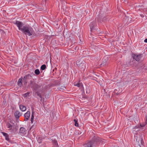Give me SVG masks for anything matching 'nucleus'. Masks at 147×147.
Instances as JSON below:
<instances>
[{"label": "nucleus", "instance_id": "obj_1", "mask_svg": "<svg viewBox=\"0 0 147 147\" xmlns=\"http://www.w3.org/2000/svg\"><path fill=\"white\" fill-rule=\"evenodd\" d=\"M14 24L16 25L18 28V29L21 31L25 34H27L30 36L32 35V28L29 27L26 25L24 26V24L22 22L16 21L13 22Z\"/></svg>", "mask_w": 147, "mask_h": 147}, {"label": "nucleus", "instance_id": "obj_2", "mask_svg": "<svg viewBox=\"0 0 147 147\" xmlns=\"http://www.w3.org/2000/svg\"><path fill=\"white\" fill-rule=\"evenodd\" d=\"M101 141L100 138L94 136L90 141L87 143L86 147H97Z\"/></svg>", "mask_w": 147, "mask_h": 147}, {"label": "nucleus", "instance_id": "obj_3", "mask_svg": "<svg viewBox=\"0 0 147 147\" xmlns=\"http://www.w3.org/2000/svg\"><path fill=\"white\" fill-rule=\"evenodd\" d=\"M77 66L82 70H84L87 68V64L85 62L81 60H78L76 63Z\"/></svg>", "mask_w": 147, "mask_h": 147}, {"label": "nucleus", "instance_id": "obj_4", "mask_svg": "<svg viewBox=\"0 0 147 147\" xmlns=\"http://www.w3.org/2000/svg\"><path fill=\"white\" fill-rule=\"evenodd\" d=\"M30 87L32 88L33 91H36L38 89L40 88L41 85L37 84L36 82L32 80L30 81Z\"/></svg>", "mask_w": 147, "mask_h": 147}, {"label": "nucleus", "instance_id": "obj_5", "mask_svg": "<svg viewBox=\"0 0 147 147\" xmlns=\"http://www.w3.org/2000/svg\"><path fill=\"white\" fill-rule=\"evenodd\" d=\"M32 76L30 74H28L25 76L23 78V82L25 85H26L27 84L29 80H32Z\"/></svg>", "mask_w": 147, "mask_h": 147}, {"label": "nucleus", "instance_id": "obj_6", "mask_svg": "<svg viewBox=\"0 0 147 147\" xmlns=\"http://www.w3.org/2000/svg\"><path fill=\"white\" fill-rule=\"evenodd\" d=\"M142 57V54H140L138 55L136 54H132V57L134 59H135L137 61H140Z\"/></svg>", "mask_w": 147, "mask_h": 147}, {"label": "nucleus", "instance_id": "obj_7", "mask_svg": "<svg viewBox=\"0 0 147 147\" xmlns=\"http://www.w3.org/2000/svg\"><path fill=\"white\" fill-rule=\"evenodd\" d=\"M96 21H94L91 22L90 25V31L92 32H94V30L96 29L95 28L96 27Z\"/></svg>", "mask_w": 147, "mask_h": 147}, {"label": "nucleus", "instance_id": "obj_8", "mask_svg": "<svg viewBox=\"0 0 147 147\" xmlns=\"http://www.w3.org/2000/svg\"><path fill=\"white\" fill-rule=\"evenodd\" d=\"M136 140V141L138 142V144L139 145L140 147H141V145H143L144 144V142L142 136H140L139 138H137Z\"/></svg>", "mask_w": 147, "mask_h": 147}, {"label": "nucleus", "instance_id": "obj_9", "mask_svg": "<svg viewBox=\"0 0 147 147\" xmlns=\"http://www.w3.org/2000/svg\"><path fill=\"white\" fill-rule=\"evenodd\" d=\"M14 115L16 119H18L22 115V113H21L20 111L17 110L15 112Z\"/></svg>", "mask_w": 147, "mask_h": 147}, {"label": "nucleus", "instance_id": "obj_10", "mask_svg": "<svg viewBox=\"0 0 147 147\" xmlns=\"http://www.w3.org/2000/svg\"><path fill=\"white\" fill-rule=\"evenodd\" d=\"M30 116V112L29 111H28L24 114V117H25V121H27L28 120Z\"/></svg>", "mask_w": 147, "mask_h": 147}, {"label": "nucleus", "instance_id": "obj_11", "mask_svg": "<svg viewBox=\"0 0 147 147\" xmlns=\"http://www.w3.org/2000/svg\"><path fill=\"white\" fill-rule=\"evenodd\" d=\"M22 78H20L18 81V84L20 87H22Z\"/></svg>", "mask_w": 147, "mask_h": 147}, {"label": "nucleus", "instance_id": "obj_12", "mask_svg": "<svg viewBox=\"0 0 147 147\" xmlns=\"http://www.w3.org/2000/svg\"><path fill=\"white\" fill-rule=\"evenodd\" d=\"M20 110L22 111H24L26 110V107L22 105H20Z\"/></svg>", "mask_w": 147, "mask_h": 147}, {"label": "nucleus", "instance_id": "obj_13", "mask_svg": "<svg viewBox=\"0 0 147 147\" xmlns=\"http://www.w3.org/2000/svg\"><path fill=\"white\" fill-rule=\"evenodd\" d=\"M2 133L3 135L5 137V139L7 141L9 140V138L8 134L7 133L4 132H3Z\"/></svg>", "mask_w": 147, "mask_h": 147}, {"label": "nucleus", "instance_id": "obj_14", "mask_svg": "<svg viewBox=\"0 0 147 147\" xmlns=\"http://www.w3.org/2000/svg\"><path fill=\"white\" fill-rule=\"evenodd\" d=\"M26 131L25 129L23 127H21L20 128V133L24 134Z\"/></svg>", "mask_w": 147, "mask_h": 147}, {"label": "nucleus", "instance_id": "obj_15", "mask_svg": "<svg viewBox=\"0 0 147 147\" xmlns=\"http://www.w3.org/2000/svg\"><path fill=\"white\" fill-rule=\"evenodd\" d=\"M51 140L52 142V143H53V144H54L56 146V147L58 146V145L57 141L55 139L53 140L52 139Z\"/></svg>", "mask_w": 147, "mask_h": 147}, {"label": "nucleus", "instance_id": "obj_16", "mask_svg": "<svg viewBox=\"0 0 147 147\" xmlns=\"http://www.w3.org/2000/svg\"><path fill=\"white\" fill-rule=\"evenodd\" d=\"M34 112L32 111V114L31 115V121L32 123H33L34 121Z\"/></svg>", "mask_w": 147, "mask_h": 147}, {"label": "nucleus", "instance_id": "obj_17", "mask_svg": "<svg viewBox=\"0 0 147 147\" xmlns=\"http://www.w3.org/2000/svg\"><path fill=\"white\" fill-rule=\"evenodd\" d=\"M40 94V92L39 91H33V95H34L36 96L37 95L38 96H39Z\"/></svg>", "mask_w": 147, "mask_h": 147}, {"label": "nucleus", "instance_id": "obj_18", "mask_svg": "<svg viewBox=\"0 0 147 147\" xmlns=\"http://www.w3.org/2000/svg\"><path fill=\"white\" fill-rule=\"evenodd\" d=\"M46 68V65L45 64L42 65L40 69L42 70H44Z\"/></svg>", "mask_w": 147, "mask_h": 147}, {"label": "nucleus", "instance_id": "obj_19", "mask_svg": "<svg viewBox=\"0 0 147 147\" xmlns=\"http://www.w3.org/2000/svg\"><path fill=\"white\" fill-rule=\"evenodd\" d=\"M147 123V121L146 120L145 121V122L143 124H140V126L141 127H144L146 124Z\"/></svg>", "mask_w": 147, "mask_h": 147}, {"label": "nucleus", "instance_id": "obj_20", "mask_svg": "<svg viewBox=\"0 0 147 147\" xmlns=\"http://www.w3.org/2000/svg\"><path fill=\"white\" fill-rule=\"evenodd\" d=\"M34 73L38 75L40 74V72L38 69H37L35 70Z\"/></svg>", "mask_w": 147, "mask_h": 147}, {"label": "nucleus", "instance_id": "obj_21", "mask_svg": "<svg viewBox=\"0 0 147 147\" xmlns=\"http://www.w3.org/2000/svg\"><path fill=\"white\" fill-rule=\"evenodd\" d=\"M30 94V92H27L24 94L23 95V96L24 97H27L30 96V95H29Z\"/></svg>", "mask_w": 147, "mask_h": 147}, {"label": "nucleus", "instance_id": "obj_22", "mask_svg": "<svg viewBox=\"0 0 147 147\" xmlns=\"http://www.w3.org/2000/svg\"><path fill=\"white\" fill-rule=\"evenodd\" d=\"M74 121L75 123V125L77 127L78 126V121L76 119H74Z\"/></svg>", "mask_w": 147, "mask_h": 147}, {"label": "nucleus", "instance_id": "obj_23", "mask_svg": "<svg viewBox=\"0 0 147 147\" xmlns=\"http://www.w3.org/2000/svg\"><path fill=\"white\" fill-rule=\"evenodd\" d=\"M7 127L9 128L10 129H11L12 127V125H11L9 123H8L7 124Z\"/></svg>", "mask_w": 147, "mask_h": 147}, {"label": "nucleus", "instance_id": "obj_24", "mask_svg": "<svg viewBox=\"0 0 147 147\" xmlns=\"http://www.w3.org/2000/svg\"><path fill=\"white\" fill-rule=\"evenodd\" d=\"M75 85L77 86L78 87H80L82 86V84L81 83H78Z\"/></svg>", "mask_w": 147, "mask_h": 147}, {"label": "nucleus", "instance_id": "obj_25", "mask_svg": "<svg viewBox=\"0 0 147 147\" xmlns=\"http://www.w3.org/2000/svg\"><path fill=\"white\" fill-rule=\"evenodd\" d=\"M103 65H106V63L107 62V61H105V62H104V60L105 61V58H104L103 59Z\"/></svg>", "mask_w": 147, "mask_h": 147}, {"label": "nucleus", "instance_id": "obj_26", "mask_svg": "<svg viewBox=\"0 0 147 147\" xmlns=\"http://www.w3.org/2000/svg\"><path fill=\"white\" fill-rule=\"evenodd\" d=\"M140 127L138 125H137L136 126H135L134 128L133 129H135L136 128H140Z\"/></svg>", "mask_w": 147, "mask_h": 147}, {"label": "nucleus", "instance_id": "obj_27", "mask_svg": "<svg viewBox=\"0 0 147 147\" xmlns=\"http://www.w3.org/2000/svg\"><path fill=\"white\" fill-rule=\"evenodd\" d=\"M35 127V126L33 125H32L30 128V130H32L33 129V128Z\"/></svg>", "mask_w": 147, "mask_h": 147}, {"label": "nucleus", "instance_id": "obj_28", "mask_svg": "<svg viewBox=\"0 0 147 147\" xmlns=\"http://www.w3.org/2000/svg\"><path fill=\"white\" fill-rule=\"evenodd\" d=\"M141 66L140 65V69H143L144 67H143V66L144 65L142 64H141Z\"/></svg>", "mask_w": 147, "mask_h": 147}, {"label": "nucleus", "instance_id": "obj_29", "mask_svg": "<svg viewBox=\"0 0 147 147\" xmlns=\"http://www.w3.org/2000/svg\"><path fill=\"white\" fill-rule=\"evenodd\" d=\"M133 63V62L132 61H130L129 62V65H132V64Z\"/></svg>", "mask_w": 147, "mask_h": 147}, {"label": "nucleus", "instance_id": "obj_30", "mask_svg": "<svg viewBox=\"0 0 147 147\" xmlns=\"http://www.w3.org/2000/svg\"><path fill=\"white\" fill-rule=\"evenodd\" d=\"M144 42H147V38L144 40Z\"/></svg>", "mask_w": 147, "mask_h": 147}, {"label": "nucleus", "instance_id": "obj_31", "mask_svg": "<svg viewBox=\"0 0 147 147\" xmlns=\"http://www.w3.org/2000/svg\"><path fill=\"white\" fill-rule=\"evenodd\" d=\"M38 96H39V97L40 98H42V96H41V94H40Z\"/></svg>", "mask_w": 147, "mask_h": 147}, {"label": "nucleus", "instance_id": "obj_32", "mask_svg": "<svg viewBox=\"0 0 147 147\" xmlns=\"http://www.w3.org/2000/svg\"><path fill=\"white\" fill-rule=\"evenodd\" d=\"M77 48V47H76L74 48V49L75 50H76V48Z\"/></svg>", "mask_w": 147, "mask_h": 147}, {"label": "nucleus", "instance_id": "obj_33", "mask_svg": "<svg viewBox=\"0 0 147 147\" xmlns=\"http://www.w3.org/2000/svg\"><path fill=\"white\" fill-rule=\"evenodd\" d=\"M142 17H144V16L142 14V15H140Z\"/></svg>", "mask_w": 147, "mask_h": 147}, {"label": "nucleus", "instance_id": "obj_34", "mask_svg": "<svg viewBox=\"0 0 147 147\" xmlns=\"http://www.w3.org/2000/svg\"><path fill=\"white\" fill-rule=\"evenodd\" d=\"M86 98V97H85V96H84L82 97V98Z\"/></svg>", "mask_w": 147, "mask_h": 147}, {"label": "nucleus", "instance_id": "obj_35", "mask_svg": "<svg viewBox=\"0 0 147 147\" xmlns=\"http://www.w3.org/2000/svg\"><path fill=\"white\" fill-rule=\"evenodd\" d=\"M81 133H78V135H80V134Z\"/></svg>", "mask_w": 147, "mask_h": 147}, {"label": "nucleus", "instance_id": "obj_36", "mask_svg": "<svg viewBox=\"0 0 147 147\" xmlns=\"http://www.w3.org/2000/svg\"><path fill=\"white\" fill-rule=\"evenodd\" d=\"M97 21H98V23L99 22V19L98 18L97 19Z\"/></svg>", "mask_w": 147, "mask_h": 147}, {"label": "nucleus", "instance_id": "obj_37", "mask_svg": "<svg viewBox=\"0 0 147 147\" xmlns=\"http://www.w3.org/2000/svg\"><path fill=\"white\" fill-rule=\"evenodd\" d=\"M45 2H46L47 1V0H44Z\"/></svg>", "mask_w": 147, "mask_h": 147}, {"label": "nucleus", "instance_id": "obj_38", "mask_svg": "<svg viewBox=\"0 0 147 147\" xmlns=\"http://www.w3.org/2000/svg\"><path fill=\"white\" fill-rule=\"evenodd\" d=\"M86 93H87V92H88L87 90L86 91Z\"/></svg>", "mask_w": 147, "mask_h": 147}]
</instances>
